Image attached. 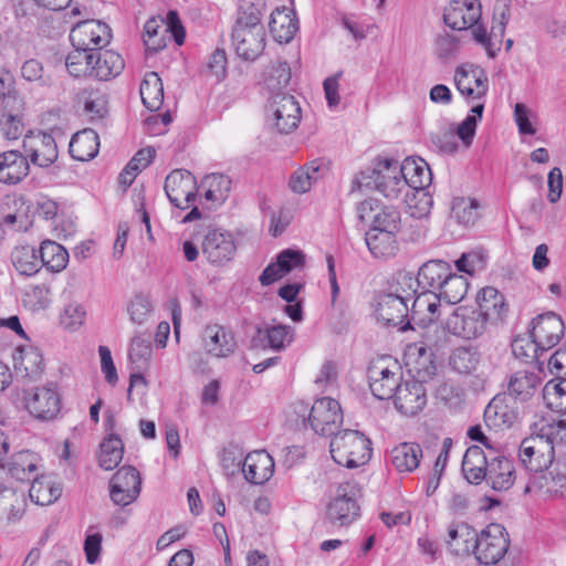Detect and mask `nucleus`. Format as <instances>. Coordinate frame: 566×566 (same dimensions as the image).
<instances>
[{
  "label": "nucleus",
  "instance_id": "nucleus-1",
  "mask_svg": "<svg viewBox=\"0 0 566 566\" xmlns=\"http://www.w3.org/2000/svg\"><path fill=\"white\" fill-rule=\"evenodd\" d=\"M329 451L336 463L348 469L366 464L373 453L371 441L363 432L350 429L333 436Z\"/></svg>",
  "mask_w": 566,
  "mask_h": 566
},
{
  "label": "nucleus",
  "instance_id": "nucleus-2",
  "mask_svg": "<svg viewBox=\"0 0 566 566\" xmlns=\"http://www.w3.org/2000/svg\"><path fill=\"white\" fill-rule=\"evenodd\" d=\"M360 182L374 187L388 199H398L406 191L399 163L394 159L377 160L373 168L361 172Z\"/></svg>",
  "mask_w": 566,
  "mask_h": 566
},
{
  "label": "nucleus",
  "instance_id": "nucleus-3",
  "mask_svg": "<svg viewBox=\"0 0 566 566\" xmlns=\"http://www.w3.org/2000/svg\"><path fill=\"white\" fill-rule=\"evenodd\" d=\"M510 536L506 528L499 523L486 525L480 533L475 532L472 553L481 565H495L507 553Z\"/></svg>",
  "mask_w": 566,
  "mask_h": 566
},
{
  "label": "nucleus",
  "instance_id": "nucleus-4",
  "mask_svg": "<svg viewBox=\"0 0 566 566\" xmlns=\"http://www.w3.org/2000/svg\"><path fill=\"white\" fill-rule=\"evenodd\" d=\"M359 493L357 483L347 481L339 484L335 499L327 507L328 520L339 526L353 523L359 515V506L356 502Z\"/></svg>",
  "mask_w": 566,
  "mask_h": 566
},
{
  "label": "nucleus",
  "instance_id": "nucleus-5",
  "mask_svg": "<svg viewBox=\"0 0 566 566\" xmlns=\"http://www.w3.org/2000/svg\"><path fill=\"white\" fill-rule=\"evenodd\" d=\"M565 333V325L559 315L546 312L531 322V338L534 350L546 352L556 346Z\"/></svg>",
  "mask_w": 566,
  "mask_h": 566
},
{
  "label": "nucleus",
  "instance_id": "nucleus-6",
  "mask_svg": "<svg viewBox=\"0 0 566 566\" xmlns=\"http://www.w3.org/2000/svg\"><path fill=\"white\" fill-rule=\"evenodd\" d=\"M111 36L108 25L98 20L81 21L76 23L70 33L72 45L84 53L103 49L109 43Z\"/></svg>",
  "mask_w": 566,
  "mask_h": 566
},
{
  "label": "nucleus",
  "instance_id": "nucleus-7",
  "mask_svg": "<svg viewBox=\"0 0 566 566\" xmlns=\"http://www.w3.org/2000/svg\"><path fill=\"white\" fill-rule=\"evenodd\" d=\"M268 114L281 134L293 132L301 122L300 104L294 96L286 93L277 92L271 97Z\"/></svg>",
  "mask_w": 566,
  "mask_h": 566
},
{
  "label": "nucleus",
  "instance_id": "nucleus-8",
  "mask_svg": "<svg viewBox=\"0 0 566 566\" xmlns=\"http://www.w3.org/2000/svg\"><path fill=\"white\" fill-rule=\"evenodd\" d=\"M308 422L317 434L326 437L336 434L343 423L339 402L331 397L315 400L308 415Z\"/></svg>",
  "mask_w": 566,
  "mask_h": 566
},
{
  "label": "nucleus",
  "instance_id": "nucleus-9",
  "mask_svg": "<svg viewBox=\"0 0 566 566\" xmlns=\"http://www.w3.org/2000/svg\"><path fill=\"white\" fill-rule=\"evenodd\" d=\"M23 157H27L29 165L40 168L51 166L59 157L55 139L52 135L38 130L30 132L22 140Z\"/></svg>",
  "mask_w": 566,
  "mask_h": 566
},
{
  "label": "nucleus",
  "instance_id": "nucleus-10",
  "mask_svg": "<svg viewBox=\"0 0 566 566\" xmlns=\"http://www.w3.org/2000/svg\"><path fill=\"white\" fill-rule=\"evenodd\" d=\"M202 254L214 266H222L230 262L237 252V244L232 233L226 230L208 229L201 243Z\"/></svg>",
  "mask_w": 566,
  "mask_h": 566
},
{
  "label": "nucleus",
  "instance_id": "nucleus-11",
  "mask_svg": "<svg viewBox=\"0 0 566 566\" xmlns=\"http://www.w3.org/2000/svg\"><path fill=\"white\" fill-rule=\"evenodd\" d=\"M375 315L385 326L398 327L401 332L413 329L412 319L409 318V306L398 294H379Z\"/></svg>",
  "mask_w": 566,
  "mask_h": 566
},
{
  "label": "nucleus",
  "instance_id": "nucleus-12",
  "mask_svg": "<svg viewBox=\"0 0 566 566\" xmlns=\"http://www.w3.org/2000/svg\"><path fill=\"white\" fill-rule=\"evenodd\" d=\"M488 318L475 307L460 306L448 317L446 326L453 335L473 339L485 332Z\"/></svg>",
  "mask_w": 566,
  "mask_h": 566
},
{
  "label": "nucleus",
  "instance_id": "nucleus-13",
  "mask_svg": "<svg viewBox=\"0 0 566 566\" xmlns=\"http://www.w3.org/2000/svg\"><path fill=\"white\" fill-rule=\"evenodd\" d=\"M453 81L459 93L468 102L483 99L489 90L485 72L471 63L458 66L454 71Z\"/></svg>",
  "mask_w": 566,
  "mask_h": 566
},
{
  "label": "nucleus",
  "instance_id": "nucleus-14",
  "mask_svg": "<svg viewBox=\"0 0 566 566\" xmlns=\"http://www.w3.org/2000/svg\"><path fill=\"white\" fill-rule=\"evenodd\" d=\"M140 486L139 472L134 467L124 465L117 470L109 481L111 499L116 505H129L138 497Z\"/></svg>",
  "mask_w": 566,
  "mask_h": 566
},
{
  "label": "nucleus",
  "instance_id": "nucleus-15",
  "mask_svg": "<svg viewBox=\"0 0 566 566\" xmlns=\"http://www.w3.org/2000/svg\"><path fill=\"white\" fill-rule=\"evenodd\" d=\"M368 379L370 390L377 399H391L401 381L400 367L396 363L391 367L387 366L384 360L374 363L368 368Z\"/></svg>",
  "mask_w": 566,
  "mask_h": 566
},
{
  "label": "nucleus",
  "instance_id": "nucleus-16",
  "mask_svg": "<svg viewBox=\"0 0 566 566\" xmlns=\"http://www.w3.org/2000/svg\"><path fill=\"white\" fill-rule=\"evenodd\" d=\"M518 458L527 470L536 473L553 464L554 447L536 434L531 436L522 440Z\"/></svg>",
  "mask_w": 566,
  "mask_h": 566
},
{
  "label": "nucleus",
  "instance_id": "nucleus-17",
  "mask_svg": "<svg viewBox=\"0 0 566 566\" xmlns=\"http://www.w3.org/2000/svg\"><path fill=\"white\" fill-rule=\"evenodd\" d=\"M481 4L479 0H452L444 9L443 21L453 30H468L479 22Z\"/></svg>",
  "mask_w": 566,
  "mask_h": 566
},
{
  "label": "nucleus",
  "instance_id": "nucleus-18",
  "mask_svg": "<svg viewBox=\"0 0 566 566\" xmlns=\"http://www.w3.org/2000/svg\"><path fill=\"white\" fill-rule=\"evenodd\" d=\"M233 467L241 470L250 483L263 484L273 475L274 460L266 451L260 450L249 453L243 461L239 459Z\"/></svg>",
  "mask_w": 566,
  "mask_h": 566
},
{
  "label": "nucleus",
  "instance_id": "nucleus-19",
  "mask_svg": "<svg viewBox=\"0 0 566 566\" xmlns=\"http://www.w3.org/2000/svg\"><path fill=\"white\" fill-rule=\"evenodd\" d=\"M2 96L3 111L0 116V128L8 139H18L23 130L22 120L23 102L15 93L0 92Z\"/></svg>",
  "mask_w": 566,
  "mask_h": 566
},
{
  "label": "nucleus",
  "instance_id": "nucleus-20",
  "mask_svg": "<svg viewBox=\"0 0 566 566\" xmlns=\"http://www.w3.org/2000/svg\"><path fill=\"white\" fill-rule=\"evenodd\" d=\"M29 412L38 419L51 420L60 412L61 399L53 385L36 387L25 403Z\"/></svg>",
  "mask_w": 566,
  "mask_h": 566
},
{
  "label": "nucleus",
  "instance_id": "nucleus-21",
  "mask_svg": "<svg viewBox=\"0 0 566 566\" xmlns=\"http://www.w3.org/2000/svg\"><path fill=\"white\" fill-rule=\"evenodd\" d=\"M86 64L91 65L90 75L99 81L118 76L125 66L118 53L112 50L102 51V49L86 54Z\"/></svg>",
  "mask_w": 566,
  "mask_h": 566
},
{
  "label": "nucleus",
  "instance_id": "nucleus-22",
  "mask_svg": "<svg viewBox=\"0 0 566 566\" xmlns=\"http://www.w3.org/2000/svg\"><path fill=\"white\" fill-rule=\"evenodd\" d=\"M232 42L239 56L253 61L264 49V33L262 28L234 27Z\"/></svg>",
  "mask_w": 566,
  "mask_h": 566
},
{
  "label": "nucleus",
  "instance_id": "nucleus-23",
  "mask_svg": "<svg viewBox=\"0 0 566 566\" xmlns=\"http://www.w3.org/2000/svg\"><path fill=\"white\" fill-rule=\"evenodd\" d=\"M541 371L521 369L514 371L507 382V398L524 403L537 391L542 384Z\"/></svg>",
  "mask_w": 566,
  "mask_h": 566
},
{
  "label": "nucleus",
  "instance_id": "nucleus-24",
  "mask_svg": "<svg viewBox=\"0 0 566 566\" xmlns=\"http://www.w3.org/2000/svg\"><path fill=\"white\" fill-rule=\"evenodd\" d=\"M392 398L396 408L406 416L417 415L427 402L424 387L419 381L400 382Z\"/></svg>",
  "mask_w": 566,
  "mask_h": 566
},
{
  "label": "nucleus",
  "instance_id": "nucleus-25",
  "mask_svg": "<svg viewBox=\"0 0 566 566\" xmlns=\"http://www.w3.org/2000/svg\"><path fill=\"white\" fill-rule=\"evenodd\" d=\"M201 338L207 353L218 358L229 356L237 346L233 334L218 324L207 325Z\"/></svg>",
  "mask_w": 566,
  "mask_h": 566
},
{
  "label": "nucleus",
  "instance_id": "nucleus-26",
  "mask_svg": "<svg viewBox=\"0 0 566 566\" xmlns=\"http://www.w3.org/2000/svg\"><path fill=\"white\" fill-rule=\"evenodd\" d=\"M305 256L301 251L291 249L283 250L279 253L275 263H270L262 274L260 275V283L262 285H270L282 279L284 275L295 269L304 265Z\"/></svg>",
  "mask_w": 566,
  "mask_h": 566
},
{
  "label": "nucleus",
  "instance_id": "nucleus-27",
  "mask_svg": "<svg viewBox=\"0 0 566 566\" xmlns=\"http://www.w3.org/2000/svg\"><path fill=\"white\" fill-rule=\"evenodd\" d=\"M27 496L24 490L0 484V517L7 524L20 522L27 511Z\"/></svg>",
  "mask_w": 566,
  "mask_h": 566
},
{
  "label": "nucleus",
  "instance_id": "nucleus-28",
  "mask_svg": "<svg viewBox=\"0 0 566 566\" xmlns=\"http://www.w3.org/2000/svg\"><path fill=\"white\" fill-rule=\"evenodd\" d=\"M518 415L517 408L511 405V399L495 397L484 410V422L490 429L502 430L511 427Z\"/></svg>",
  "mask_w": 566,
  "mask_h": 566
},
{
  "label": "nucleus",
  "instance_id": "nucleus-29",
  "mask_svg": "<svg viewBox=\"0 0 566 566\" xmlns=\"http://www.w3.org/2000/svg\"><path fill=\"white\" fill-rule=\"evenodd\" d=\"M39 461L40 458L35 452L21 450L10 457L4 469L18 481L34 483L39 475Z\"/></svg>",
  "mask_w": 566,
  "mask_h": 566
},
{
  "label": "nucleus",
  "instance_id": "nucleus-30",
  "mask_svg": "<svg viewBox=\"0 0 566 566\" xmlns=\"http://www.w3.org/2000/svg\"><path fill=\"white\" fill-rule=\"evenodd\" d=\"M515 468L511 460L504 455H494L491 458L484 481L494 491H506L515 482Z\"/></svg>",
  "mask_w": 566,
  "mask_h": 566
},
{
  "label": "nucleus",
  "instance_id": "nucleus-31",
  "mask_svg": "<svg viewBox=\"0 0 566 566\" xmlns=\"http://www.w3.org/2000/svg\"><path fill=\"white\" fill-rule=\"evenodd\" d=\"M399 170L406 180V190L412 189L421 192L431 182V171L428 164L421 158H406L399 164Z\"/></svg>",
  "mask_w": 566,
  "mask_h": 566
},
{
  "label": "nucleus",
  "instance_id": "nucleus-32",
  "mask_svg": "<svg viewBox=\"0 0 566 566\" xmlns=\"http://www.w3.org/2000/svg\"><path fill=\"white\" fill-rule=\"evenodd\" d=\"M29 161L19 150L0 153V182L14 185L29 174Z\"/></svg>",
  "mask_w": 566,
  "mask_h": 566
},
{
  "label": "nucleus",
  "instance_id": "nucleus-33",
  "mask_svg": "<svg viewBox=\"0 0 566 566\" xmlns=\"http://www.w3.org/2000/svg\"><path fill=\"white\" fill-rule=\"evenodd\" d=\"M475 532L472 526L464 522L449 524L446 537L447 548L455 556L470 555Z\"/></svg>",
  "mask_w": 566,
  "mask_h": 566
},
{
  "label": "nucleus",
  "instance_id": "nucleus-34",
  "mask_svg": "<svg viewBox=\"0 0 566 566\" xmlns=\"http://www.w3.org/2000/svg\"><path fill=\"white\" fill-rule=\"evenodd\" d=\"M491 458L479 446L467 449L462 460V472L471 484H480L484 481Z\"/></svg>",
  "mask_w": 566,
  "mask_h": 566
},
{
  "label": "nucleus",
  "instance_id": "nucleus-35",
  "mask_svg": "<svg viewBox=\"0 0 566 566\" xmlns=\"http://www.w3.org/2000/svg\"><path fill=\"white\" fill-rule=\"evenodd\" d=\"M327 171L328 167L322 160H312L292 174L289 186L293 192L305 193Z\"/></svg>",
  "mask_w": 566,
  "mask_h": 566
},
{
  "label": "nucleus",
  "instance_id": "nucleus-36",
  "mask_svg": "<svg viewBox=\"0 0 566 566\" xmlns=\"http://www.w3.org/2000/svg\"><path fill=\"white\" fill-rule=\"evenodd\" d=\"M451 265L442 260H431L422 264L417 274L419 287L423 291L438 290L450 275Z\"/></svg>",
  "mask_w": 566,
  "mask_h": 566
},
{
  "label": "nucleus",
  "instance_id": "nucleus-37",
  "mask_svg": "<svg viewBox=\"0 0 566 566\" xmlns=\"http://www.w3.org/2000/svg\"><path fill=\"white\" fill-rule=\"evenodd\" d=\"M196 178L186 169L172 170L165 180V192L169 201L175 206H181L182 195H188L193 188Z\"/></svg>",
  "mask_w": 566,
  "mask_h": 566
},
{
  "label": "nucleus",
  "instance_id": "nucleus-38",
  "mask_svg": "<svg viewBox=\"0 0 566 566\" xmlns=\"http://www.w3.org/2000/svg\"><path fill=\"white\" fill-rule=\"evenodd\" d=\"M536 436L553 446L566 444V412L556 417H544L535 423Z\"/></svg>",
  "mask_w": 566,
  "mask_h": 566
},
{
  "label": "nucleus",
  "instance_id": "nucleus-39",
  "mask_svg": "<svg viewBox=\"0 0 566 566\" xmlns=\"http://www.w3.org/2000/svg\"><path fill=\"white\" fill-rule=\"evenodd\" d=\"M532 480L534 488L547 495H559L566 490V473L558 464L536 472Z\"/></svg>",
  "mask_w": 566,
  "mask_h": 566
},
{
  "label": "nucleus",
  "instance_id": "nucleus-40",
  "mask_svg": "<svg viewBox=\"0 0 566 566\" xmlns=\"http://www.w3.org/2000/svg\"><path fill=\"white\" fill-rule=\"evenodd\" d=\"M421 458L422 449L418 443L403 442L391 450V464L400 473L415 471Z\"/></svg>",
  "mask_w": 566,
  "mask_h": 566
},
{
  "label": "nucleus",
  "instance_id": "nucleus-41",
  "mask_svg": "<svg viewBox=\"0 0 566 566\" xmlns=\"http://www.w3.org/2000/svg\"><path fill=\"white\" fill-rule=\"evenodd\" d=\"M99 147V137L93 129H84L73 135L70 142L71 156L80 161L93 159Z\"/></svg>",
  "mask_w": 566,
  "mask_h": 566
},
{
  "label": "nucleus",
  "instance_id": "nucleus-42",
  "mask_svg": "<svg viewBox=\"0 0 566 566\" xmlns=\"http://www.w3.org/2000/svg\"><path fill=\"white\" fill-rule=\"evenodd\" d=\"M396 234L388 230L369 229L366 232L365 241L369 251L376 258H390L396 255L399 250Z\"/></svg>",
  "mask_w": 566,
  "mask_h": 566
},
{
  "label": "nucleus",
  "instance_id": "nucleus-43",
  "mask_svg": "<svg viewBox=\"0 0 566 566\" xmlns=\"http://www.w3.org/2000/svg\"><path fill=\"white\" fill-rule=\"evenodd\" d=\"M11 262L25 276L34 275L41 269L39 250L29 244L15 247L11 252Z\"/></svg>",
  "mask_w": 566,
  "mask_h": 566
},
{
  "label": "nucleus",
  "instance_id": "nucleus-44",
  "mask_svg": "<svg viewBox=\"0 0 566 566\" xmlns=\"http://www.w3.org/2000/svg\"><path fill=\"white\" fill-rule=\"evenodd\" d=\"M41 266H45L52 272H61L69 262V253L66 249L55 241L45 240L39 249Z\"/></svg>",
  "mask_w": 566,
  "mask_h": 566
},
{
  "label": "nucleus",
  "instance_id": "nucleus-45",
  "mask_svg": "<svg viewBox=\"0 0 566 566\" xmlns=\"http://www.w3.org/2000/svg\"><path fill=\"white\" fill-rule=\"evenodd\" d=\"M140 97L150 111H158L164 102L163 81L156 72H148L140 84Z\"/></svg>",
  "mask_w": 566,
  "mask_h": 566
},
{
  "label": "nucleus",
  "instance_id": "nucleus-46",
  "mask_svg": "<svg viewBox=\"0 0 566 566\" xmlns=\"http://www.w3.org/2000/svg\"><path fill=\"white\" fill-rule=\"evenodd\" d=\"M98 463L106 471L115 469L123 459L124 443L119 436L108 433L99 446Z\"/></svg>",
  "mask_w": 566,
  "mask_h": 566
},
{
  "label": "nucleus",
  "instance_id": "nucleus-47",
  "mask_svg": "<svg viewBox=\"0 0 566 566\" xmlns=\"http://www.w3.org/2000/svg\"><path fill=\"white\" fill-rule=\"evenodd\" d=\"M441 300L442 298L439 293L431 291H423L418 294L412 302L411 319L416 321L417 316L426 311L427 315L423 318H419V321L433 323L439 317L438 308Z\"/></svg>",
  "mask_w": 566,
  "mask_h": 566
},
{
  "label": "nucleus",
  "instance_id": "nucleus-48",
  "mask_svg": "<svg viewBox=\"0 0 566 566\" xmlns=\"http://www.w3.org/2000/svg\"><path fill=\"white\" fill-rule=\"evenodd\" d=\"M269 27L273 38L280 43H289L298 30L297 20L284 10L272 13Z\"/></svg>",
  "mask_w": 566,
  "mask_h": 566
},
{
  "label": "nucleus",
  "instance_id": "nucleus-49",
  "mask_svg": "<svg viewBox=\"0 0 566 566\" xmlns=\"http://www.w3.org/2000/svg\"><path fill=\"white\" fill-rule=\"evenodd\" d=\"M469 289L467 277L450 271V275L446 279L439 289V294L448 304H457L463 300Z\"/></svg>",
  "mask_w": 566,
  "mask_h": 566
},
{
  "label": "nucleus",
  "instance_id": "nucleus-50",
  "mask_svg": "<svg viewBox=\"0 0 566 566\" xmlns=\"http://www.w3.org/2000/svg\"><path fill=\"white\" fill-rule=\"evenodd\" d=\"M546 406L558 413H566V378L549 380L543 388Z\"/></svg>",
  "mask_w": 566,
  "mask_h": 566
},
{
  "label": "nucleus",
  "instance_id": "nucleus-51",
  "mask_svg": "<svg viewBox=\"0 0 566 566\" xmlns=\"http://www.w3.org/2000/svg\"><path fill=\"white\" fill-rule=\"evenodd\" d=\"M264 11V0H241L235 27L262 28L260 22Z\"/></svg>",
  "mask_w": 566,
  "mask_h": 566
},
{
  "label": "nucleus",
  "instance_id": "nucleus-52",
  "mask_svg": "<svg viewBox=\"0 0 566 566\" xmlns=\"http://www.w3.org/2000/svg\"><path fill=\"white\" fill-rule=\"evenodd\" d=\"M480 203L475 199L458 197L452 201L451 218L465 227L474 224L479 218Z\"/></svg>",
  "mask_w": 566,
  "mask_h": 566
},
{
  "label": "nucleus",
  "instance_id": "nucleus-53",
  "mask_svg": "<svg viewBox=\"0 0 566 566\" xmlns=\"http://www.w3.org/2000/svg\"><path fill=\"white\" fill-rule=\"evenodd\" d=\"M479 363L480 353L472 346L458 347L450 356V365L460 374H471L478 368Z\"/></svg>",
  "mask_w": 566,
  "mask_h": 566
},
{
  "label": "nucleus",
  "instance_id": "nucleus-54",
  "mask_svg": "<svg viewBox=\"0 0 566 566\" xmlns=\"http://www.w3.org/2000/svg\"><path fill=\"white\" fill-rule=\"evenodd\" d=\"M418 282L416 277L410 272L401 271L398 272L392 281V283L389 285V289L386 294H398L401 296L402 301L405 303H409L410 301L413 302V300L417 297L418 293Z\"/></svg>",
  "mask_w": 566,
  "mask_h": 566
},
{
  "label": "nucleus",
  "instance_id": "nucleus-55",
  "mask_svg": "<svg viewBox=\"0 0 566 566\" xmlns=\"http://www.w3.org/2000/svg\"><path fill=\"white\" fill-rule=\"evenodd\" d=\"M15 368L22 369L25 376L35 377L43 371L44 361L41 353L33 347L19 350V357H14Z\"/></svg>",
  "mask_w": 566,
  "mask_h": 566
},
{
  "label": "nucleus",
  "instance_id": "nucleus-56",
  "mask_svg": "<svg viewBox=\"0 0 566 566\" xmlns=\"http://www.w3.org/2000/svg\"><path fill=\"white\" fill-rule=\"evenodd\" d=\"M291 76L289 63L276 60L266 69L264 81L269 90L280 91L289 85Z\"/></svg>",
  "mask_w": 566,
  "mask_h": 566
},
{
  "label": "nucleus",
  "instance_id": "nucleus-57",
  "mask_svg": "<svg viewBox=\"0 0 566 566\" xmlns=\"http://www.w3.org/2000/svg\"><path fill=\"white\" fill-rule=\"evenodd\" d=\"M478 310L485 316L491 313L501 315L505 310L504 296L494 287L488 286L481 290L476 297Z\"/></svg>",
  "mask_w": 566,
  "mask_h": 566
},
{
  "label": "nucleus",
  "instance_id": "nucleus-58",
  "mask_svg": "<svg viewBox=\"0 0 566 566\" xmlns=\"http://www.w3.org/2000/svg\"><path fill=\"white\" fill-rule=\"evenodd\" d=\"M401 228V216L397 208L387 206L381 208L373 218L370 229L391 231L398 233Z\"/></svg>",
  "mask_w": 566,
  "mask_h": 566
},
{
  "label": "nucleus",
  "instance_id": "nucleus-59",
  "mask_svg": "<svg viewBox=\"0 0 566 566\" xmlns=\"http://www.w3.org/2000/svg\"><path fill=\"white\" fill-rule=\"evenodd\" d=\"M258 334L260 337L266 338L269 347L280 350L292 342L294 329L285 325H275L264 332L259 328Z\"/></svg>",
  "mask_w": 566,
  "mask_h": 566
},
{
  "label": "nucleus",
  "instance_id": "nucleus-60",
  "mask_svg": "<svg viewBox=\"0 0 566 566\" xmlns=\"http://www.w3.org/2000/svg\"><path fill=\"white\" fill-rule=\"evenodd\" d=\"M514 122L521 135H535L534 123L537 120V114L524 103H516L513 112Z\"/></svg>",
  "mask_w": 566,
  "mask_h": 566
},
{
  "label": "nucleus",
  "instance_id": "nucleus-61",
  "mask_svg": "<svg viewBox=\"0 0 566 566\" xmlns=\"http://www.w3.org/2000/svg\"><path fill=\"white\" fill-rule=\"evenodd\" d=\"M151 352L149 338L145 339L140 336H136L132 340L128 357L135 368L140 369L149 360Z\"/></svg>",
  "mask_w": 566,
  "mask_h": 566
},
{
  "label": "nucleus",
  "instance_id": "nucleus-62",
  "mask_svg": "<svg viewBox=\"0 0 566 566\" xmlns=\"http://www.w3.org/2000/svg\"><path fill=\"white\" fill-rule=\"evenodd\" d=\"M151 310L153 305L147 296L136 295L128 306L130 321L138 325L145 324L151 314Z\"/></svg>",
  "mask_w": 566,
  "mask_h": 566
},
{
  "label": "nucleus",
  "instance_id": "nucleus-63",
  "mask_svg": "<svg viewBox=\"0 0 566 566\" xmlns=\"http://www.w3.org/2000/svg\"><path fill=\"white\" fill-rule=\"evenodd\" d=\"M21 75L28 82H36L41 86L50 85L51 78L45 75L42 63L36 59H29L21 66Z\"/></svg>",
  "mask_w": 566,
  "mask_h": 566
},
{
  "label": "nucleus",
  "instance_id": "nucleus-64",
  "mask_svg": "<svg viewBox=\"0 0 566 566\" xmlns=\"http://www.w3.org/2000/svg\"><path fill=\"white\" fill-rule=\"evenodd\" d=\"M459 46L460 41L455 35L439 34L436 39V55L441 60L452 59L458 53Z\"/></svg>",
  "mask_w": 566,
  "mask_h": 566
}]
</instances>
